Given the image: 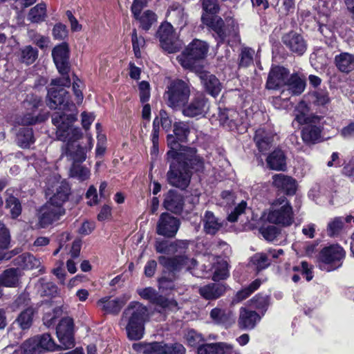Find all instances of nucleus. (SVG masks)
Instances as JSON below:
<instances>
[{"label":"nucleus","mask_w":354,"mask_h":354,"mask_svg":"<svg viewBox=\"0 0 354 354\" xmlns=\"http://www.w3.org/2000/svg\"><path fill=\"white\" fill-rule=\"evenodd\" d=\"M76 120L77 115L74 113L59 111L52 115V122L56 127L57 139L68 142L66 156L74 162H83L86 158L87 151L93 148V139L91 136H88V144L84 147L74 143L82 137L81 130L73 125Z\"/></svg>","instance_id":"1"},{"label":"nucleus","mask_w":354,"mask_h":354,"mask_svg":"<svg viewBox=\"0 0 354 354\" xmlns=\"http://www.w3.org/2000/svg\"><path fill=\"white\" fill-rule=\"evenodd\" d=\"M176 156L171 160L170 168L167 172V180L169 185L180 189H185L189 185L192 172L202 171L204 168L203 159L196 150H188Z\"/></svg>","instance_id":"2"},{"label":"nucleus","mask_w":354,"mask_h":354,"mask_svg":"<svg viewBox=\"0 0 354 354\" xmlns=\"http://www.w3.org/2000/svg\"><path fill=\"white\" fill-rule=\"evenodd\" d=\"M148 318L147 307L139 302L131 301L124 310L120 324L124 326L130 340H139L144 336L145 324Z\"/></svg>","instance_id":"3"},{"label":"nucleus","mask_w":354,"mask_h":354,"mask_svg":"<svg viewBox=\"0 0 354 354\" xmlns=\"http://www.w3.org/2000/svg\"><path fill=\"white\" fill-rule=\"evenodd\" d=\"M71 80L68 77H62L53 80L51 86L48 91L47 105L52 109L62 107L64 110L72 111L75 104L69 101L68 93L62 87H68Z\"/></svg>","instance_id":"4"},{"label":"nucleus","mask_w":354,"mask_h":354,"mask_svg":"<svg viewBox=\"0 0 354 354\" xmlns=\"http://www.w3.org/2000/svg\"><path fill=\"white\" fill-rule=\"evenodd\" d=\"M263 216L269 223L282 227L290 226L294 222L292 207L284 196L276 199Z\"/></svg>","instance_id":"5"},{"label":"nucleus","mask_w":354,"mask_h":354,"mask_svg":"<svg viewBox=\"0 0 354 354\" xmlns=\"http://www.w3.org/2000/svg\"><path fill=\"white\" fill-rule=\"evenodd\" d=\"M202 19L207 26L212 28L218 35L221 41H225L227 37V41L231 45L236 44L240 41L239 36V28L234 20L232 17H227L226 21V28L223 29V21L218 17H212L210 20H207L205 16Z\"/></svg>","instance_id":"6"},{"label":"nucleus","mask_w":354,"mask_h":354,"mask_svg":"<svg viewBox=\"0 0 354 354\" xmlns=\"http://www.w3.org/2000/svg\"><path fill=\"white\" fill-rule=\"evenodd\" d=\"M190 92V87L187 83L176 80L167 86L164 97L169 107L180 109L187 103Z\"/></svg>","instance_id":"7"},{"label":"nucleus","mask_w":354,"mask_h":354,"mask_svg":"<svg viewBox=\"0 0 354 354\" xmlns=\"http://www.w3.org/2000/svg\"><path fill=\"white\" fill-rule=\"evenodd\" d=\"M207 51L208 46L205 41L194 39L185 51L178 56L177 60L183 68L198 71L196 61L205 58Z\"/></svg>","instance_id":"8"},{"label":"nucleus","mask_w":354,"mask_h":354,"mask_svg":"<svg viewBox=\"0 0 354 354\" xmlns=\"http://www.w3.org/2000/svg\"><path fill=\"white\" fill-rule=\"evenodd\" d=\"M70 190L71 188L66 181L62 180L58 176H53L47 183L46 194L49 197L48 203L57 209H64L63 205L68 199Z\"/></svg>","instance_id":"9"},{"label":"nucleus","mask_w":354,"mask_h":354,"mask_svg":"<svg viewBox=\"0 0 354 354\" xmlns=\"http://www.w3.org/2000/svg\"><path fill=\"white\" fill-rule=\"evenodd\" d=\"M345 251L339 245L324 248L319 255V268L327 272L337 269L342 265Z\"/></svg>","instance_id":"10"},{"label":"nucleus","mask_w":354,"mask_h":354,"mask_svg":"<svg viewBox=\"0 0 354 354\" xmlns=\"http://www.w3.org/2000/svg\"><path fill=\"white\" fill-rule=\"evenodd\" d=\"M134 349L142 351L145 354H185V349L180 344H165L153 342L144 345L134 344Z\"/></svg>","instance_id":"11"},{"label":"nucleus","mask_w":354,"mask_h":354,"mask_svg":"<svg viewBox=\"0 0 354 354\" xmlns=\"http://www.w3.org/2000/svg\"><path fill=\"white\" fill-rule=\"evenodd\" d=\"M209 109L208 100L203 95H199L183 106L182 113L185 117L201 118L205 116Z\"/></svg>","instance_id":"12"},{"label":"nucleus","mask_w":354,"mask_h":354,"mask_svg":"<svg viewBox=\"0 0 354 354\" xmlns=\"http://www.w3.org/2000/svg\"><path fill=\"white\" fill-rule=\"evenodd\" d=\"M158 33L160 46L164 50L168 53H174L180 50L181 42L175 37L171 24H162L160 26Z\"/></svg>","instance_id":"13"},{"label":"nucleus","mask_w":354,"mask_h":354,"mask_svg":"<svg viewBox=\"0 0 354 354\" xmlns=\"http://www.w3.org/2000/svg\"><path fill=\"white\" fill-rule=\"evenodd\" d=\"M57 336L60 348L68 349L74 346L73 321L70 317L63 318L57 327Z\"/></svg>","instance_id":"14"},{"label":"nucleus","mask_w":354,"mask_h":354,"mask_svg":"<svg viewBox=\"0 0 354 354\" xmlns=\"http://www.w3.org/2000/svg\"><path fill=\"white\" fill-rule=\"evenodd\" d=\"M180 221L169 213H162L157 222L156 232L165 237H173L177 233Z\"/></svg>","instance_id":"15"},{"label":"nucleus","mask_w":354,"mask_h":354,"mask_svg":"<svg viewBox=\"0 0 354 354\" xmlns=\"http://www.w3.org/2000/svg\"><path fill=\"white\" fill-rule=\"evenodd\" d=\"M52 56L56 67L63 77H68L69 71V49L66 43L55 46L52 51Z\"/></svg>","instance_id":"16"},{"label":"nucleus","mask_w":354,"mask_h":354,"mask_svg":"<svg viewBox=\"0 0 354 354\" xmlns=\"http://www.w3.org/2000/svg\"><path fill=\"white\" fill-rule=\"evenodd\" d=\"M160 265L169 270L174 271L185 268L191 270L196 265V261L194 259H189L187 257H178L173 259L167 258L160 256L158 258Z\"/></svg>","instance_id":"17"},{"label":"nucleus","mask_w":354,"mask_h":354,"mask_svg":"<svg viewBox=\"0 0 354 354\" xmlns=\"http://www.w3.org/2000/svg\"><path fill=\"white\" fill-rule=\"evenodd\" d=\"M131 299L129 293H125L119 297L112 299L105 297L97 301V306L105 313L109 314H118L122 306Z\"/></svg>","instance_id":"18"},{"label":"nucleus","mask_w":354,"mask_h":354,"mask_svg":"<svg viewBox=\"0 0 354 354\" xmlns=\"http://www.w3.org/2000/svg\"><path fill=\"white\" fill-rule=\"evenodd\" d=\"M65 213L64 209H57L53 205L46 203L39 210V225L41 227H45L58 220L61 216Z\"/></svg>","instance_id":"19"},{"label":"nucleus","mask_w":354,"mask_h":354,"mask_svg":"<svg viewBox=\"0 0 354 354\" xmlns=\"http://www.w3.org/2000/svg\"><path fill=\"white\" fill-rule=\"evenodd\" d=\"M65 213L64 209H57L53 205L46 203L39 210V225L41 227H45L58 220L61 216Z\"/></svg>","instance_id":"20"},{"label":"nucleus","mask_w":354,"mask_h":354,"mask_svg":"<svg viewBox=\"0 0 354 354\" xmlns=\"http://www.w3.org/2000/svg\"><path fill=\"white\" fill-rule=\"evenodd\" d=\"M288 75L289 71L284 67H272L268 77L267 88L275 90L285 86Z\"/></svg>","instance_id":"21"},{"label":"nucleus","mask_w":354,"mask_h":354,"mask_svg":"<svg viewBox=\"0 0 354 354\" xmlns=\"http://www.w3.org/2000/svg\"><path fill=\"white\" fill-rule=\"evenodd\" d=\"M283 42L292 53L299 55L304 53L307 48L306 41L303 36L296 32H290L283 37Z\"/></svg>","instance_id":"22"},{"label":"nucleus","mask_w":354,"mask_h":354,"mask_svg":"<svg viewBox=\"0 0 354 354\" xmlns=\"http://www.w3.org/2000/svg\"><path fill=\"white\" fill-rule=\"evenodd\" d=\"M285 89L283 90L282 93L287 91L289 93L293 95H299L301 94L306 88V79L298 73H293L288 75L285 84Z\"/></svg>","instance_id":"23"},{"label":"nucleus","mask_w":354,"mask_h":354,"mask_svg":"<svg viewBox=\"0 0 354 354\" xmlns=\"http://www.w3.org/2000/svg\"><path fill=\"white\" fill-rule=\"evenodd\" d=\"M272 185L279 189L286 192V194L292 195L297 190V182L290 176L283 174L272 176Z\"/></svg>","instance_id":"24"},{"label":"nucleus","mask_w":354,"mask_h":354,"mask_svg":"<svg viewBox=\"0 0 354 354\" xmlns=\"http://www.w3.org/2000/svg\"><path fill=\"white\" fill-rule=\"evenodd\" d=\"M41 352L37 339L34 336L23 344L21 350L13 346H8L1 351V354H21L22 353L24 354H37Z\"/></svg>","instance_id":"25"},{"label":"nucleus","mask_w":354,"mask_h":354,"mask_svg":"<svg viewBox=\"0 0 354 354\" xmlns=\"http://www.w3.org/2000/svg\"><path fill=\"white\" fill-rule=\"evenodd\" d=\"M183 205V198L176 191L171 189L165 195L163 206L166 209L178 214L182 211Z\"/></svg>","instance_id":"26"},{"label":"nucleus","mask_w":354,"mask_h":354,"mask_svg":"<svg viewBox=\"0 0 354 354\" xmlns=\"http://www.w3.org/2000/svg\"><path fill=\"white\" fill-rule=\"evenodd\" d=\"M260 318V316L255 311L241 308L240 309L238 325L241 329L251 330L254 328Z\"/></svg>","instance_id":"27"},{"label":"nucleus","mask_w":354,"mask_h":354,"mask_svg":"<svg viewBox=\"0 0 354 354\" xmlns=\"http://www.w3.org/2000/svg\"><path fill=\"white\" fill-rule=\"evenodd\" d=\"M210 317L215 323L221 324L225 328L231 326L235 322V316L231 310L219 308H215L211 310Z\"/></svg>","instance_id":"28"},{"label":"nucleus","mask_w":354,"mask_h":354,"mask_svg":"<svg viewBox=\"0 0 354 354\" xmlns=\"http://www.w3.org/2000/svg\"><path fill=\"white\" fill-rule=\"evenodd\" d=\"M203 230L205 233L215 234L223 226V221L217 218L213 212L206 211L202 218Z\"/></svg>","instance_id":"29"},{"label":"nucleus","mask_w":354,"mask_h":354,"mask_svg":"<svg viewBox=\"0 0 354 354\" xmlns=\"http://www.w3.org/2000/svg\"><path fill=\"white\" fill-rule=\"evenodd\" d=\"M274 137V135L271 131L260 128L256 131L254 139L259 150L261 152H266L270 149Z\"/></svg>","instance_id":"30"},{"label":"nucleus","mask_w":354,"mask_h":354,"mask_svg":"<svg viewBox=\"0 0 354 354\" xmlns=\"http://www.w3.org/2000/svg\"><path fill=\"white\" fill-rule=\"evenodd\" d=\"M198 75L207 91L212 96L218 95L221 88L216 76L206 71L200 72Z\"/></svg>","instance_id":"31"},{"label":"nucleus","mask_w":354,"mask_h":354,"mask_svg":"<svg viewBox=\"0 0 354 354\" xmlns=\"http://www.w3.org/2000/svg\"><path fill=\"white\" fill-rule=\"evenodd\" d=\"M232 348V345L225 342L205 344L198 346V354H225Z\"/></svg>","instance_id":"32"},{"label":"nucleus","mask_w":354,"mask_h":354,"mask_svg":"<svg viewBox=\"0 0 354 354\" xmlns=\"http://www.w3.org/2000/svg\"><path fill=\"white\" fill-rule=\"evenodd\" d=\"M187 241H177L170 244L166 241H156L155 244L156 250L158 253L171 254L174 252H183L187 248Z\"/></svg>","instance_id":"33"},{"label":"nucleus","mask_w":354,"mask_h":354,"mask_svg":"<svg viewBox=\"0 0 354 354\" xmlns=\"http://www.w3.org/2000/svg\"><path fill=\"white\" fill-rule=\"evenodd\" d=\"M225 291V287L221 283H210L199 289L200 295L205 299H216Z\"/></svg>","instance_id":"34"},{"label":"nucleus","mask_w":354,"mask_h":354,"mask_svg":"<svg viewBox=\"0 0 354 354\" xmlns=\"http://www.w3.org/2000/svg\"><path fill=\"white\" fill-rule=\"evenodd\" d=\"M268 167L272 170L284 171L286 167V157L281 150H275L266 158Z\"/></svg>","instance_id":"35"},{"label":"nucleus","mask_w":354,"mask_h":354,"mask_svg":"<svg viewBox=\"0 0 354 354\" xmlns=\"http://www.w3.org/2000/svg\"><path fill=\"white\" fill-rule=\"evenodd\" d=\"M138 293L142 298L149 300L153 304H158L163 308L168 306V301L165 297L159 295L156 290L151 287L139 289Z\"/></svg>","instance_id":"36"},{"label":"nucleus","mask_w":354,"mask_h":354,"mask_svg":"<svg viewBox=\"0 0 354 354\" xmlns=\"http://www.w3.org/2000/svg\"><path fill=\"white\" fill-rule=\"evenodd\" d=\"M14 192L12 189L6 190V207L9 209L11 217L16 218L21 213V205L19 199L14 196Z\"/></svg>","instance_id":"37"},{"label":"nucleus","mask_w":354,"mask_h":354,"mask_svg":"<svg viewBox=\"0 0 354 354\" xmlns=\"http://www.w3.org/2000/svg\"><path fill=\"white\" fill-rule=\"evenodd\" d=\"M335 64L342 72L348 73L354 68V55L343 53L335 56Z\"/></svg>","instance_id":"38"},{"label":"nucleus","mask_w":354,"mask_h":354,"mask_svg":"<svg viewBox=\"0 0 354 354\" xmlns=\"http://www.w3.org/2000/svg\"><path fill=\"white\" fill-rule=\"evenodd\" d=\"M178 140L176 139V136H174L172 135H169L167 136V143L170 148V150L167 152L169 158L174 160L176 156L178 155L179 153L183 152L188 153V150H196L194 148L183 147L178 142Z\"/></svg>","instance_id":"39"},{"label":"nucleus","mask_w":354,"mask_h":354,"mask_svg":"<svg viewBox=\"0 0 354 354\" xmlns=\"http://www.w3.org/2000/svg\"><path fill=\"white\" fill-rule=\"evenodd\" d=\"M20 277L19 269L10 268L4 271L0 277V283L4 286L13 287L18 284Z\"/></svg>","instance_id":"40"},{"label":"nucleus","mask_w":354,"mask_h":354,"mask_svg":"<svg viewBox=\"0 0 354 354\" xmlns=\"http://www.w3.org/2000/svg\"><path fill=\"white\" fill-rule=\"evenodd\" d=\"M35 337L37 339V342L41 352L43 351H53L60 348V346L55 343L50 335L48 333H44Z\"/></svg>","instance_id":"41"},{"label":"nucleus","mask_w":354,"mask_h":354,"mask_svg":"<svg viewBox=\"0 0 354 354\" xmlns=\"http://www.w3.org/2000/svg\"><path fill=\"white\" fill-rule=\"evenodd\" d=\"M17 142L22 148H27L34 142L33 133L30 128L23 127L17 135Z\"/></svg>","instance_id":"42"},{"label":"nucleus","mask_w":354,"mask_h":354,"mask_svg":"<svg viewBox=\"0 0 354 354\" xmlns=\"http://www.w3.org/2000/svg\"><path fill=\"white\" fill-rule=\"evenodd\" d=\"M15 261H17V263L24 269L37 268L41 265L40 260L36 259L30 254H23L19 256Z\"/></svg>","instance_id":"43"},{"label":"nucleus","mask_w":354,"mask_h":354,"mask_svg":"<svg viewBox=\"0 0 354 354\" xmlns=\"http://www.w3.org/2000/svg\"><path fill=\"white\" fill-rule=\"evenodd\" d=\"M320 136L321 129L315 125H308L302 131V139L306 143L317 142Z\"/></svg>","instance_id":"44"},{"label":"nucleus","mask_w":354,"mask_h":354,"mask_svg":"<svg viewBox=\"0 0 354 354\" xmlns=\"http://www.w3.org/2000/svg\"><path fill=\"white\" fill-rule=\"evenodd\" d=\"M38 57V51L31 46H26L20 49L19 60L27 65L35 62Z\"/></svg>","instance_id":"45"},{"label":"nucleus","mask_w":354,"mask_h":354,"mask_svg":"<svg viewBox=\"0 0 354 354\" xmlns=\"http://www.w3.org/2000/svg\"><path fill=\"white\" fill-rule=\"evenodd\" d=\"M46 7L44 3H38L30 9L28 19L32 23H38L44 20L46 17Z\"/></svg>","instance_id":"46"},{"label":"nucleus","mask_w":354,"mask_h":354,"mask_svg":"<svg viewBox=\"0 0 354 354\" xmlns=\"http://www.w3.org/2000/svg\"><path fill=\"white\" fill-rule=\"evenodd\" d=\"M213 260H216V266H214V270L212 277L214 281H219L224 279L228 277V269L226 261L220 260L218 257H213Z\"/></svg>","instance_id":"47"},{"label":"nucleus","mask_w":354,"mask_h":354,"mask_svg":"<svg viewBox=\"0 0 354 354\" xmlns=\"http://www.w3.org/2000/svg\"><path fill=\"white\" fill-rule=\"evenodd\" d=\"M136 19L139 21L141 27L145 30H149L157 19L156 14L151 10L145 11Z\"/></svg>","instance_id":"48"},{"label":"nucleus","mask_w":354,"mask_h":354,"mask_svg":"<svg viewBox=\"0 0 354 354\" xmlns=\"http://www.w3.org/2000/svg\"><path fill=\"white\" fill-rule=\"evenodd\" d=\"M33 314L34 310L32 307H28L21 313L17 321L22 329L28 328L31 326Z\"/></svg>","instance_id":"49"},{"label":"nucleus","mask_w":354,"mask_h":354,"mask_svg":"<svg viewBox=\"0 0 354 354\" xmlns=\"http://www.w3.org/2000/svg\"><path fill=\"white\" fill-rule=\"evenodd\" d=\"M71 176L80 181H84L89 178L90 170L84 166L73 165L70 171Z\"/></svg>","instance_id":"50"},{"label":"nucleus","mask_w":354,"mask_h":354,"mask_svg":"<svg viewBox=\"0 0 354 354\" xmlns=\"http://www.w3.org/2000/svg\"><path fill=\"white\" fill-rule=\"evenodd\" d=\"M168 17L174 23L180 26H183L185 24L187 18L184 10L181 6H176L174 8L170 9L168 12Z\"/></svg>","instance_id":"51"},{"label":"nucleus","mask_w":354,"mask_h":354,"mask_svg":"<svg viewBox=\"0 0 354 354\" xmlns=\"http://www.w3.org/2000/svg\"><path fill=\"white\" fill-rule=\"evenodd\" d=\"M189 133V127L187 123L183 122L174 123V133L178 141H186Z\"/></svg>","instance_id":"52"},{"label":"nucleus","mask_w":354,"mask_h":354,"mask_svg":"<svg viewBox=\"0 0 354 354\" xmlns=\"http://www.w3.org/2000/svg\"><path fill=\"white\" fill-rule=\"evenodd\" d=\"M252 263L255 266L258 270L266 268L270 265L268 256L263 253H257L251 259Z\"/></svg>","instance_id":"53"},{"label":"nucleus","mask_w":354,"mask_h":354,"mask_svg":"<svg viewBox=\"0 0 354 354\" xmlns=\"http://www.w3.org/2000/svg\"><path fill=\"white\" fill-rule=\"evenodd\" d=\"M344 226V218L342 217H337L333 218L328 224L327 232L330 236L337 235L342 230Z\"/></svg>","instance_id":"54"},{"label":"nucleus","mask_w":354,"mask_h":354,"mask_svg":"<svg viewBox=\"0 0 354 354\" xmlns=\"http://www.w3.org/2000/svg\"><path fill=\"white\" fill-rule=\"evenodd\" d=\"M131 40L135 56L139 58L141 57V50L145 45V39L141 36L138 37L136 30H133Z\"/></svg>","instance_id":"55"},{"label":"nucleus","mask_w":354,"mask_h":354,"mask_svg":"<svg viewBox=\"0 0 354 354\" xmlns=\"http://www.w3.org/2000/svg\"><path fill=\"white\" fill-rule=\"evenodd\" d=\"M10 242V236L8 230L0 222V254L8 248Z\"/></svg>","instance_id":"56"},{"label":"nucleus","mask_w":354,"mask_h":354,"mask_svg":"<svg viewBox=\"0 0 354 354\" xmlns=\"http://www.w3.org/2000/svg\"><path fill=\"white\" fill-rule=\"evenodd\" d=\"M311 97L314 104L324 106L330 102L328 93L324 90H319L312 93Z\"/></svg>","instance_id":"57"},{"label":"nucleus","mask_w":354,"mask_h":354,"mask_svg":"<svg viewBox=\"0 0 354 354\" xmlns=\"http://www.w3.org/2000/svg\"><path fill=\"white\" fill-rule=\"evenodd\" d=\"M260 232L266 240L273 241L280 234V230L276 226L269 225L261 228Z\"/></svg>","instance_id":"58"},{"label":"nucleus","mask_w":354,"mask_h":354,"mask_svg":"<svg viewBox=\"0 0 354 354\" xmlns=\"http://www.w3.org/2000/svg\"><path fill=\"white\" fill-rule=\"evenodd\" d=\"M293 270L300 272L307 281H310L313 277L312 268L306 261H302L300 265L294 266Z\"/></svg>","instance_id":"59"},{"label":"nucleus","mask_w":354,"mask_h":354,"mask_svg":"<svg viewBox=\"0 0 354 354\" xmlns=\"http://www.w3.org/2000/svg\"><path fill=\"white\" fill-rule=\"evenodd\" d=\"M254 51L250 48H245L241 54L240 66L246 67L252 63Z\"/></svg>","instance_id":"60"},{"label":"nucleus","mask_w":354,"mask_h":354,"mask_svg":"<svg viewBox=\"0 0 354 354\" xmlns=\"http://www.w3.org/2000/svg\"><path fill=\"white\" fill-rule=\"evenodd\" d=\"M138 88L141 102L145 103L147 102L150 97L149 84L146 81H142L139 84Z\"/></svg>","instance_id":"61"},{"label":"nucleus","mask_w":354,"mask_h":354,"mask_svg":"<svg viewBox=\"0 0 354 354\" xmlns=\"http://www.w3.org/2000/svg\"><path fill=\"white\" fill-rule=\"evenodd\" d=\"M236 115V113L232 111H224L219 113V121L222 125H226L229 127H232V123L235 124L234 119H230V117H232V115Z\"/></svg>","instance_id":"62"},{"label":"nucleus","mask_w":354,"mask_h":354,"mask_svg":"<svg viewBox=\"0 0 354 354\" xmlns=\"http://www.w3.org/2000/svg\"><path fill=\"white\" fill-rule=\"evenodd\" d=\"M41 104V100L39 97L33 95H28L24 102V106L28 110L30 109L31 111L40 106Z\"/></svg>","instance_id":"63"},{"label":"nucleus","mask_w":354,"mask_h":354,"mask_svg":"<svg viewBox=\"0 0 354 354\" xmlns=\"http://www.w3.org/2000/svg\"><path fill=\"white\" fill-rule=\"evenodd\" d=\"M30 299L26 295H20L13 303L12 308L14 310L21 308H27L29 306Z\"/></svg>","instance_id":"64"}]
</instances>
